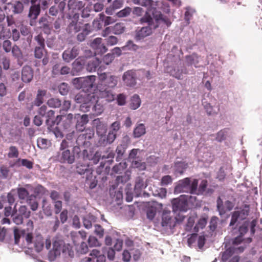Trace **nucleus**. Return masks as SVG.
Wrapping results in <instances>:
<instances>
[{
	"label": "nucleus",
	"mask_w": 262,
	"mask_h": 262,
	"mask_svg": "<svg viewBox=\"0 0 262 262\" xmlns=\"http://www.w3.org/2000/svg\"><path fill=\"white\" fill-rule=\"evenodd\" d=\"M186 62L188 65L195 66L199 63V57L196 54L193 53L186 56Z\"/></svg>",
	"instance_id": "72a5a7b5"
},
{
	"label": "nucleus",
	"mask_w": 262,
	"mask_h": 262,
	"mask_svg": "<svg viewBox=\"0 0 262 262\" xmlns=\"http://www.w3.org/2000/svg\"><path fill=\"white\" fill-rule=\"evenodd\" d=\"M94 135V132L90 129H86L84 130V133L80 134L76 140L77 146L80 148V146L84 147H89L91 145L90 140L92 139Z\"/></svg>",
	"instance_id": "6e6552de"
},
{
	"label": "nucleus",
	"mask_w": 262,
	"mask_h": 262,
	"mask_svg": "<svg viewBox=\"0 0 262 262\" xmlns=\"http://www.w3.org/2000/svg\"><path fill=\"white\" fill-rule=\"evenodd\" d=\"M19 156V151L18 148L14 146H11L9 148V152L8 153V157L9 158H17Z\"/></svg>",
	"instance_id": "a18cd8bd"
},
{
	"label": "nucleus",
	"mask_w": 262,
	"mask_h": 262,
	"mask_svg": "<svg viewBox=\"0 0 262 262\" xmlns=\"http://www.w3.org/2000/svg\"><path fill=\"white\" fill-rule=\"evenodd\" d=\"M91 102H92V105L91 108H92L93 115L96 116L100 115L104 110L103 105L98 103V101H96L95 98L94 100L92 99Z\"/></svg>",
	"instance_id": "c85d7f7f"
},
{
	"label": "nucleus",
	"mask_w": 262,
	"mask_h": 262,
	"mask_svg": "<svg viewBox=\"0 0 262 262\" xmlns=\"http://www.w3.org/2000/svg\"><path fill=\"white\" fill-rule=\"evenodd\" d=\"M116 135L117 134L114 131H110L106 137V143H113L116 138Z\"/></svg>",
	"instance_id": "680f3d73"
},
{
	"label": "nucleus",
	"mask_w": 262,
	"mask_h": 262,
	"mask_svg": "<svg viewBox=\"0 0 262 262\" xmlns=\"http://www.w3.org/2000/svg\"><path fill=\"white\" fill-rule=\"evenodd\" d=\"M74 141L64 139L62 140L60 146V150L68 149L69 147L74 146Z\"/></svg>",
	"instance_id": "49530a36"
},
{
	"label": "nucleus",
	"mask_w": 262,
	"mask_h": 262,
	"mask_svg": "<svg viewBox=\"0 0 262 262\" xmlns=\"http://www.w3.org/2000/svg\"><path fill=\"white\" fill-rule=\"evenodd\" d=\"M140 104L141 100L139 96L136 94L134 95L131 99L130 108L133 110H136L140 106Z\"/></svg>",
	"instance_id": "c9c22d12"
},
{
	"label": "nucleus",
	"mask_w": 262,
	"mask_h": 262,
	"mask_svg": "<svg viewBox=\"0 0 262 262\" xmlns=\"http://www.w3.org/2000/svg\"><path fill=\"white\" fill-rule=\"evenodd\" d=\"M123 6V0H115L108 7L106 8L105 13L108 15H113L116 10L121 8Z\"/></svg>",
	"instance_id": "5701e85b"
},
{
	"label": "nucleus",
	"mask_w": 262,
	"mask_h": 262,
	"mask_svg": "<svg viewBox=\"0 0 262 262\" xmlns=\"http://www.w3.org/2000/svg\"><path fill=\"white\" fill-rule=\"evenodd\" d=\"M114 56L111 53H108L106 55H105L102 60L101 64L102 65V68H104V65H108L110 64L114 60Z\"/></svg>",
	"instance_id": "de8ad7c7"
},
{
	"label": "nucleus",
	"mask_w": 262,
	"mask_h": 262,
	"mask_svg": "<svg viewBox=\"0 0 262 262\" xmlns=\"http://www.w3.org/2000/svg\"><path fill=\"white\" fill-rule=\"evenodd\" d=\"M137 74L133 70H128L124 73L122 80L127 86L134 87L137 84Z\"/></svg>",
	"instance_id": "9d476101"
},
{
	"label": "nucleus",
	"mask_w": 262,
	"mask_h": 262,
	"mask_svg": "<svg viewBox=\"0 0 262 262\" xmlns=\"http://www.w3.org/2000/svg\"><path fill=\"white\" fill-rule=\"evenodd\" d=\"M79 15L75 13L69 19V23L67 28L68 33L74 34L78 32L84 28V25L79 21Z\"/></svg>",
	"instance_id": "0eeeda50"
},
{
	"label": "nucleus",
	"mask_w": 262,
	"mask_h": 262,
	"mask_svg": "<svg viewBox=\"0 0 262 262\" xmlns=\"http://www.w3.org/2000/svg\"><path fill=\"white\" fill-rule=\"evenodd\" d=\"M58 90L60 94L66 95L69 91V86L67 83L63 82L58 86Z\"/></svg>",
	"instance_id": "8fccbe9b"
},
{
	"label": "nucleus",
	"mask_w": 262,
	"mask_h": 262,
	"mask_svg": "<svg viewBox=\"0 0 262 262\" xmlns=\"http://www.w3.org/2000/svg\"><path fill=\"white\" fill-rule=\"evenodd\" d=\"M100 83L96 90L98 98L104 99L106 101L111 102L115 99V96L111 88H115L118 81V77L103 73L99 75Z\"/></svg>",
	"instance_id": "f257e3e1"
},
{
	"label": "nucleus",
	"mask_w": 262,
	"mask_h": 262,
	"mask_svg": "<svg viewBox=\"0 0 262 262\" xmlns=\"http://www.w3.org/2000/svg\"><path fill=\"white\" fill-rule=\"evenodd\" d=\"M58 156V159L59 162L63 163L72 164L75 160V155H78L80 152V149L78 146H74L73 148V151L71 152L69 149L60 150Z\"/></svg>",
	"instance_id": "423d86ee"
},
{
	"label": "nucleus",
	"mask_w": 262,
	"mask_h": 262,
	"mask_svg": "<svg viewBox=\"0 0 262 262\" xmlns=\"http://www.w3.org/2000/svg\"><path fill=\"white\" fill-rule=\"evenodd\" d=\"M84 62L79 59H76L72 63V72H79L83 69Z\"/></svg>",
	"instance_id": "473e14b6"
},
{
	"label": "nucleus",
	"mask_w": 262,
	"mask_h": 262,
	"mask_svg": "<svg viewBox=\"0 0 262 262\" xmlns=\"http://www.w3.org/2000/svg\"><path fill=\"white\" fill-rule=\"evenodd\" d=\"M246 248V245L241 246L238 247L232 246L227 249L223 255V257L227 260L234 253H241Z\"/></svg>",
	"instance_id": "f3484780"
},
{
	"label": "nucleus",
	"mask_w": 262,
	"mask_h": 262,
	"mask_svg": "<svg viewBox=\"0 0 262 262\" xmlns=\"http://www.w3.org/2000/svg\"><path fill=\"white\" fill-rule=\"evenodd\" d=\"M7 5L11 6L12 12L14 14H20L24 11V6L19 1H16L14 3H9Z\"/></svg>",
	"instance_id": "a878e982"
},
{
	"label": "nucleus",
	"mask_w": 262,
	"mask_h": 262,
	"mask_svg": "<svg viewBox=\"0 0 262 262\" xmlns=\"http://www.w3.org/2000/svg\"><path fill=\"white\" fill-rule=\"evenodd\" d=\"M102 61L98 58H95L90 60L87 64L86 69L89 72L95 71L97 67L102 68Z\"/></svg>",
	"instance_id": "393cba45"
},
{
	"label": "nucleus",
	"mask_w": 262,
	"mask_h": 262,
	"mask_svg": "<svg viewBox=\"0 0 262 262\" xmlns=\"http://www.w3.org/2000/svg\"><path fill=\"white\" fill-rule=\"evenodd\" d=\"M146 133L145 125L143 123L138 124L134 130V136L135 138H139Z\"/></svg>",
	"instance_id": "2f4dec72"
},
{
	"label": "nucleus",
	"mask_w": 262,
	"mask_h": 262,
	"mask_svg": "<svg viewBox=\"0 0 262 262\" xmlns=\"http://www.w3.org/2000/svg\"><path fill=\"white\" fill-rule=\"evenodd\" d=\"M95 221V217L93 215H88L83 219V226L87 229H90L92 226V222Z\"/></svg>",
	"instance_id": "79ce46f5"
},
{
	"label": "nucleus",
	"mask_w": 262,
	"mask_h": 262,
	"mask_svg": "<svg viewBox=\"0 0 262 262\" xmlns=\"http://www.w3.org/2000/svg\"><path fill=\"white\" fill-rule=\"evenodd\" d=\"M52 241L50 236H48L46 239H44L41 235H37L36 236L34 240V248L37 252L41 251L44 246L45 248L49 250L51 246Z\"/></svg>",
	"instance_id": "1a4fd4ad"
},
{
	"label": "nucleus",
	"mask_w": 262,
	"mask_h": 262,
	"mask_svg": "<svg viewBox=\"0 0 262 262\" xmlns=\"http://www.w3.org/2000/svg\"><path fill=\"white\" fill-rule=\"evenodd\" d=\"M96 77L94 75L85 77L75 78L73 79L72 83L77 89H82L83 91L91 93L94 86Z\"/></svg>",
	"instance_id": "39448f33"
},
{
	"label": "nucleus",
	"mask_w": 262,
	"mask_h": 262,
	"mask_svg": "<svg viewBox=\"0 0 262 262\" xmlns=\"http://www.w3.org/2000/svg\"><path fill=\"white\" fill-rule=\"evenodd\" d=\"M48 141L47 139L40 138L37 140V145L41 149L47 148Z\"/></svg>",
	"instance_id": "69168bd1"
},
{
	"label": "nucleus",
	"mask_w": 262,
	"mask_h": 262,
	"mask_svg": "<svg viewBox=\"0 0 262 262\" xmlns=\"http://www.w3.org/2000/svg\"><path fill=\"white\" fill-rule=\"evenodd\" d=\"M11 51L13 55L16 57H19L21 55V50L16 45L14 46Z\"/></svg>",
	"instance_id": "774afa93"
},
{
	"label": "nucleus",
	"mask_w": 262,
	"mask_h": 262,
	"mask_svg": "<svg viewBox=\"0 0 262 262\" xmlns=\"http://www.w3.org/2000/svg\"><path fill=\"white\" fill-rule=\"evenodd\" d=\"M101 254H100V252L99 250H97V249H93L92 252H91L90 253V255L92 256V258L91 257H88L86 259V261L89 262V261H93V262H94V260L95 259V258L99 256V255Z\"/></svg>",
	"instance_id": "e2e57ef3"
},
{
	"label": "nucleus",
	"mask_w": 262,
	"mask_h": 262,
	"mask_svg": "<svg viewBox=\"0 0 262 262\" xmlns=\"http://www.w3.org/2000/svg\"><path fill=\"white\" fill-rule=\"evenodd\" d=\"M33 77V71L32 68L28 66H24L21 71V79L26 83L30 82Z\"/></svg>",
	"instance_id": "a211bd4d"
},
{
	"label": "nucleus",
	"mask_w": 262,
	"mask_h": 262,
	"mask_svg": "<svg viewBox=\"0 0 262 262\" xmlns=\"http://www.w3.org/2000/svg\"><path fill=\"white\" fill-rule=\"evenodd\" d=\"M102 39L101 38H96L92 42V47L96 50V53H104L107 51L106 46L102 43Z\"/></svg>",
	"instance_id": "6ab92c4d"
},
{
	"label": "nucleus",
	"mask_w": 262,
	"mask_h": 262,
	"mask_svg": "<svg viewBox=\"0 0 262 262\" xmlns=\"http://www.w3.org/2000/svg\"><path fill=\"white\" fill-rule=\"evenodd\" d=\"M132 12V9L129 7H126L123 9L118 12L116 15L119 18L126 17L129 16Z\"/></svg>",
	"instance_id": "58836bf2"
},
{
	"label": "nucleus",
	"mask_w": 262,
	"mask_h": 262,
	"mask_svg": "<svg viewBox=\"0 0 262 262\" xmlns=\"http://www.w3.org/2000/svg\"><path fill=\"white\" fill-rule=\"evenodd\" d=\"M18 212L20 215L25 218H28L30 216V211L28 209L27 207L25 205L21 206L19 207Z\"/></svg>",
	"instance_id": "09e8293b"
},
{
	"label": "nucleus",
	"mask_w": 262,
	"mask_h": 262,
	"mask_svg": "<svg viewBox=\"0 0 262 262\" xmlns=\"http://www.w3.org/2000/svg\"><path fill=\"white\" fill-rule=\"evenodd\" d=\"M34 40L37 42L38 47L45 48V40L41 34L35 36Z\"/></svg>",
	"instance_id": "4d7b16f0"
},
{
	"label": "nucleus",
	"mask_w": 262,
	"mask_h": 262,
	"mask_svg": "<svg viewBox=\"0 0 262 262\" xmlns=\"http://www.w3.org/2000/svg\"><path fill=\"white\" fill-rule=\"evenodd\" d=\"M198 180L193 179L192 183L189 185L190 192L192 194H195L197 195L198 192Z\"/></svg>",
	"instance_id": "3c124183"
},
{
	"label": "nucleus",
	"mask_w": 262,
	"mask_h": 262,
	"mask_svg": "<svg viewBox=\"0 0 262 262\" xmlns=\"http://www.w3.org/2000/svg\"><path fill=\"white\" fill-rule=\"evenodd\" d=\"M3 48L6 52L8 53L10 52L12 48L11 41L9 40L4 41L3 43Z\"/></svg>",
	"instance_id": "338daca9"
},
{
	"label": "nucleus",
	"mask_w": 262,
	"mask_h": 262,
	"mask_svg": "<svg viewBox=\"0 0 262 262\" xmlns=\"http://www.w3.org/2000/svg\"><path fill=\"white\" fill-rule=\"evenodd\" d=\"M207 180H202L199 186L197 195H206L212 194L214 190L211 188H207Z\"/></svg>",
	"instance_id": "412c9836"
},
{
	"label": "nucleus",
	"mask_w": 262,
	"mask_h": 262,
	"mask_svg": "<svg viewBox=\"0 0 262 262\" xmlns=\"http://www.w3.org/2000/svg\"><path fill=\"white\" fill-rule=\"evenodd\" d=\"M71 102L69 100H64L61 105V109L60 111L61 114H64V112H67L71 107Z\"/></svg>",
	"instance_id": "13d9d810"
},
{
	"label": "nucleus",
	"mask_w": 262,
	"mask_h": 262,
	"mask_svg": "<svg viewBox=\"0 0 262 262\" xmlns=\"http://www.w3.org/2000/svg\"><path fill=\"white\" fill-rule=\"evenodd\" d=\"M249 212L248 207H245L241 210L235 211L233 212L231 216L230 225H233L238 219L243 220L248 216Z\"/></svg>",
	"instance_id": "ddd939ff"
},
{
	"label": "nucleus",
	"mask_w": 262,
	"mask_h": 262,
	"mask_svg": "<svg viewBox=\"0 0 262 262\" xmlns=\"http://www.w3.org/2000/svg\"><path fill=\"white\" fill-rule=\"evenodd\" d=\"M17 193L19 198L22 200L25 199L29 195L27 190L23 187L17 189Z\"/></svg>",
	"instance_id": "6e6d98bb"
},
{
	"label": "nucleus",
	"mask_w": 262,
	"mask_h": 262,
	"mask_svg": "<svg viewBox=\"0 0 262 262\" xmlns=\"http://www.w3.org/2000/svg\"><path fill=\"white\" fill-rule=\"evenodd\" d=\"M129 142L130 140L128 137L126 136L123 138L121 143L117 146L116 150L117 154V159L122 158L128 147Z\"/></svg>",
	"instance_id": "dca6fc26"
},
{
	"label": "nucleus",
	"mask_w": 262,
	"mask_h": 262,
	"mask_svg": "<svg viewBox=\"0 0 262 262\" xmlns=\"http://www.w3.org/2000/svg\"><path fill=\"white\" fill-rule=\"evenodd\" d=\"M97 97L96 92L95 93H88L82 91L76 94L75 97V100L77 103H81L80 109L84 112H89L92 105V99H95Z\"/></svg>",
	"instance_id": "20e7f679"
},
{
	"label": "nucleus",
	"mask_w": 262,
	"mask_h": 262,
	"mask_svg": "<svg viewBox=\"0 0 262 262\" xmlns=\"http://www.w3.org/2000/svg\"><path fill=\"white\" fill-rule=\"evenodd\" d=\"M207 219L206 217L201 218L194 227V231L198 232L200 229H203L206 225Z\"/></svg>",
	"instance_id": "ea45409f"
},
{
	"label": "nucleus",
	"mask_w": 262,
	"mask_h": 262,
	"mask_svg": "<svg viewBox=\"0 0 262 262\" xmlns=\"http://www.w3.org/2000/svg\"><path fill=\"white\" fill-rule=\"evenodd\" d=\"M152 30L150 27H143L140 30H137L135 36L136 39L139 40L149 36L151 34Z\"/></svg>",
	"instance_id": "4be33fe9"
},
{
	"label": "nucleus",
	"mask_w": 262,
	"mask_h": 262,
	"mask_svg": "<svg viewBox=\"0 0 262 262\" xmlns=\"http://www.w3.org/2000/svg\"><path fill=\"white\" fill-rule=\"evenodd\" d=\"M132 166L135 168H139L141 169H144L145 168V164L144 162H141L140 160L137 159L132 161Z\"/></svg>",
	"instance_id": "052dcab7"
},
{
	"label": "nucleus",
	"mask_w": 262,
	"mask_h": 262,
	"mask_svg": "<svg viewBox=\"0 0 262 262\" xmlns=\"http://www.w3.org/2000/svg\"><path fill=\"white\" fill-rule=\"evenodd\" d=\"M188 204L186 201L181 199H174L172 202V208L174 212L178 211H186L187 210Z\"/></svg>",
	"instance_id": "aec40b11"
},
{
	"label": "nucleus",
	"mask_w": 262,
	"mask_h": 262,
	"mask_svg": "<svg viewBox=\"0 0 262 262\" xmlns=\"http://www.w3.org/2000/svg\"><path fill=\"white\" fill-rule=\"evenodd\" d=\"M91 32V26L89 24L84 25V28L82 29V32L77 35V39L79 41H83L85 39L86 36Z\"/></svg>",
	"instance_id": "cd10ccee"
},
{
	"label": "nucleus",
	"mask_w": 262,
	"mask_h": 262,
	"mask_svg": "<svg viewBox=\"0 0 262 262\" xmlns=\"http://www.w3.org/2000/svg\"><path fill=\"white\" fill-rule=\"evenodd\" d=\"M190 182V179L189 178H186L179 181L178 185L175 188V190L179 191H184L185 188L189 187Z\"/></svg>",
	"instance_id": "c756f323"
},
{
	"label": "nucleus",
	"mask_w": 262,
	"mask_h": 262,
	"mask_svg": "<svg viewBox=\"0 0 262 262\" xmlns=\"http://www.w3.org/2000/svg\"><path fill=\"white\" fill-rule=\"evenodd\" d=\"M252 239L251 237H249L246 239H244L241 235H238L233 239L232 245L233 246L235 247L236 246H238L243 242H244V243L249 244L252 242Z\"/></svg>",
	"instance_id": "e433bc0d"
},
{
	"label": "nucleus",
	"mask_w": 262,
	"mask_h": 262,
	"mask_svg": "<svg viewBox=\"0 0 262 262\" xmlns=\"http://www.w3.org/2000/svg\"><path fill=\"white\" fill-rule=\"evenodd\" d=\"M47 53L45 48L35 47L34 48V55L36 58L41 59Z\"/></svg>",
	"instance_id": "f704fd0d"
},
{
	"label": "nucleus",
	"mask_w": 262,
	"mask_h": 262,
	"mask_svg": "<svg viewBox=\"0 0 262 262\" xmlns=\"http://www.w3.org/2000/svg\"><path fill=\"white\" fill-rule=\"evenodd\" d=\"M219 218L216 216H212L209 223V229L212 232L214 231L217 227Z\"/></svg>",
	"instance_id": "864d4df0"
},
{
	"label": "nucleus",
	"mask_w": 262,
	"mask_h": 262,
	"mask_svg": "<svg viewBox=\"0 0 262 262\" xmlns=\"http://www.w3.org/2000/svg\"><path fill=\"white\" fill-rule=\"evenodd\" d=\"M107 45L108 46H114L117 43L118 38L114 36H110L107 38L105 39Z\"/></svg>",
	"instance_id": "bf43d9fd"
},
{
	"label": "nucleus",
	"mask_w": 262,
	"mask_h": 262,
	"mask_svg": "<svg viewBox=\"0 0 262 262\" xmlns=\"http://www.w3.org/2000/svg\"><path fill=\"white\" fill-rule=\"evenodd\" d=\"M146 185L144 184L143 180L140 177L137 178L135 185V191L137 195L140 194L143 189L145 188Z\"/></svg>",
	"instance_id": "7c9ffc66"
},
{
	"label": "nucleus",
	"mask_w": 262,
	"mask_h": 262,
	"mask_svg": "<svg viewBox=\"0 0 262 262\" xmlns=\"http://www.w3.org/2000/svg\"><path fill=\"white\" fill-rule=\"evenodd\" d=\"M27 202L28 204L30 205L31 209L33 211H35L37 209L38 204L37 201H36L35 196H33V198H30L27 200Z\"/></svg>",
	"instance_id": "5fc2aeb1"
},
{
	"label": "nucleus",
	"mask_w": 262,
	"mask_h": 262,
	"mask_svg": "<svg viewBox=\"0 0 262 262\" xmlns=\"http://www.w3.org/2000/svg\"><path fill=\"white\" fill-rule=\"evenodd\" d=\"M172 179L169 175L165 176L161 179V185L166 186L172 183Z\"/></svg>",
	"instance_id": "0e129e2a"
},
{
	"label": "nucleus",
	"mask_w": 262,
	"mask_h": 262,
	"mask_svg": "<svg viewBox=\"0 0 262 262\" xmlns=\"http://www.w3.org/2000/svg\"><path fill=\"white\" fill-rule=\"evenodd\" d=\"M78 48L74 47L72 49H67L62 53L63 60L66 62H69L75 58L79 54Z\"/></svg>",
	"instance_id": "f8f14e48"
},
{
	"label": "nucleus",
	"mask_w": 262,
	"mask_h": 262,
	"mask_svg": "<svg viewBox=\"0 0 262 262\" xmlns=\"http://www.w3.org/2000/svg\"><path fill=\"white\" fill-rule=\"evenodd\" d=\"M75 118L77 119L76 129L79 132L85 130V125L89 122L88 115L84 114L80 116L79 114H76Z\"/></svg>",
	"instance_id": "2eb2a0df"
},
{
	"label": "nucleus",
	"mask_w": 262,
	"mask_h": 262,
	"mask_svg": "<svg viewBox=\"0 0 262 262\" xmlns=\"http://www.w3.org/2000/svg\"><path fill=\"white\" fill-rule=\"evenodd\" d=\"M61 252L71 257H73L74 255L72 246L70 244H66L62 239L56 237L53 240V248L48 253L49 259L54 261L60 256Z\"/></svg>",
	"instance_id": "7ed1b4c3"
},
{
	"label": "nucleus",
	"mask_w": 262,
	"mask_h": 262,
	"mask_svg": "<svg viewBox=\"0 0 262 262\" xmlns=\"http://www.w3.org/2000/svg\"><path fill=\"white\" fill-rule=\"evenodd\" d=\"M151 12L152 15L146 11L144 16L140 19V23L141 24H146L148 25L147 27H150L152 29L158 28L161 24H163L167 27H169L171 25V21L170 18L163 15L156 8L151 9Z\"/></svg>",
	"instance_id": "f03ea898"
},
{
	"label": "nucleus",
	"mask_w": 262,
	"mask_h": 262,
	"mask_svg": "<svg viewBox=\"0 0 262 262\" xmlns=\"http://www.w3.org/2000/svg\"><path fill=\"white\" fill-rule=\"evenodd\" d=\"M161 225L163 227L172 229L175 227L176 222L170 216V212H164L162 216Z\"/></svg>",
	"instance_id": "4468645a"
},
{
	"label": "nucleus",
	"mask_w": 262,
	"mask_h": 262,
	"mask_svg": "<svg viewBox=\"0 0 262 262\" xmlns=\"http://www.w3.org/2000/svg\"><path fill=\"white\" fill-rule=\"evenodd\" d=\"M41 11L40 4L31 5L29 8L28 17L30 19L29 24L31 26L36 25V19L39 15Z\"/></svg>",
	"instance_id": "9b49d317"
},
{
	"label": "nucleus",
	"mask_w": 262,
	"mask_h": 262,
	"mask_svg": "<svg viewBox=\"0 0 262 262\" xmlns=\"http://www.w3.org/2000/svg\"><path fill=\"white\" fill-rule=\"evenodd\" d=\"M76 172L80 174H84L85 172L92 174V171L89 168L88 164H82L79 162L76 164Z\"/></svg>",
	"instance_id": "bb28decb"
},
{
	"label": "nucleus",
	"mask_w": 262,
	"mask_h": 262,
	"mask_svg": "<svg viewBox=\"0 0 262 262\" xmlns=\"http://www.w3.org/2000/svg\"><path fill=\"white\" fill-rule=\"evenodd\" d=\"M71 236L72 240H73L74 242H79V241L76 240V238L80 237L82 241H83L86 237V233L84 231L82 230L79 231L78 232L72 233Z\"/></svg>",
	"instance_id": "37998d69"
},
{
	"label": "nucleus",
	"mask_w": 262,
	"mask_h": 262,
	"mask_svg": "<svg viewBox=\"0 0 262 262\" xmlns=\"http://www.w3.org/2000/svg\"><path fill=\"white\" fill-rule=\"evenodd\" d=\"M112 32L116 35H119L123 33L125 30V27L122 23H117L112 27Z\"/></svg>",
	"instance_id": "4c0bfd02"
},
{
	"label": "nucleus",
	"mask_w": 262,
	"mask_h": 262,
	"mask_svg": "<svg viewBox=\"0 0 262 262\" xmlns=\"http://www.w3.org/2000/svg\"><path fill=\"white\" fill-rule=\"evenodd\" d=\"M46 92L45 91L38 90L35 100L34 101V105L39 106L43 103V97L45 95Z\"/></svg>",
	"instance_id": "a19ab883"
},
{
	"label": "nucleus",
	"mask_w": 262,
	"mask_h": 262,
	"mask_svg": "<svg viewBox=\"0 0 262 262\" xmlns=\"http://www.w3.org/2000/svg\"><path fill=\"white\" fill-rule=\"evenodd\" d=\"M48 105L51 107L57 108L61 106V100L58 98H52L48 100Z\"/></svg>",
	"instance_id": "c03bdc74"
},
{
	"label": "nucleus",
	"mask_w": 262,
	"mask_h": 262,
	"mask_svg": "<svg viewBox=\"0 0 262 262\" xmlns=\"http://www.w3.org/2000/svg\"><path fill=\"white\" fill-rule=\"evenodd\" d=\"M73 115L72 114H69L67 116H63V114H61L60 115H58L56 117V118L55 121H54V124L56 123L57 124H58L61 120L63 118H65L66 119L64 120L66 122V123L64 124V128H68L70 127V125L72 122V120L73 119ZM53 122V121H52Z\"/></svg>",
	"instance_id": "b1692460"
},
{
	"label": "nucleus",
	"mask_w": 262,
	"mask_h": 262,
	"mask_svg": "<svg viewBox=\"0 0 262 262\" xmlns=\"http://www.w3.org/2000/svg\"><path fill=\"white\" fill-rule=\"evenodd\" d=\"M39 24L40 28L43 29L50 30V26L47 19L45 17H42L39 20Z\"/></svg>",
	"instance_id": "603ef678"
}]
</instances>
